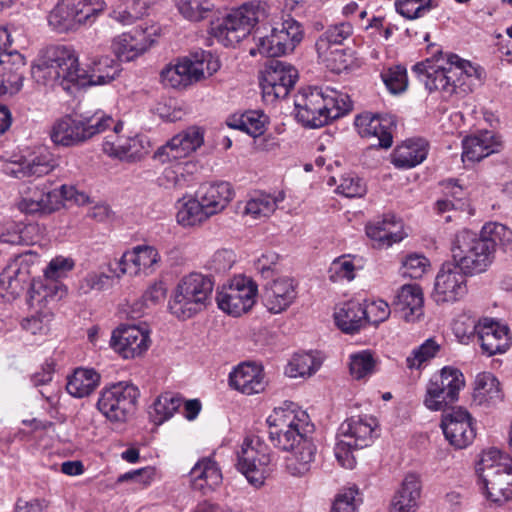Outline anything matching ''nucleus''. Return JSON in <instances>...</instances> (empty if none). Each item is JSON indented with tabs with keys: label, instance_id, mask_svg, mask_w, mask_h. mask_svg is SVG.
I'll list each match as a JSON object with an SVG mask.
<instances>
[{
	"label": "nucleus",
	"instance_id": "nucleus-23",
	"mask_svg": "<svg viewBox=\"0 0 512 512\" xmlns=\"http://www.w3.org/2000/svg\"><path fill=\"white\" fill-rule=\"evenodd\" d=\"M459 263H444L438 272L433 298L437 303H453L467 293L466 276Z\"/></svg>",
	"mask_w": 512,
	"mask_h": 512
},
{
	"label": "nucleus",
	"instance_id": "nucleus-56",
	"mask_svg": "<svg viewBox=\"0 0 512 512\" xmlns=\"http://www.w3.org/2000/svg\"><path fill=\"white\" fill-rule=\"evenodd\" d=\"M441 345L434 338L425 340L420 346L413 349L406 358V366L409 369H420L421 366L436 357Z\"/></svg>",
	"mask_w": 512,
	"mask_h": 512
},
{
	"label": "nucleus",
	"instance_id": "nucleus-42",
	"mask_svg": "<svg viewBox=\"0 0 512 512\" xmlns=\"http://www.w3.org/2000/svg\"><path fill=\"white\" fill-rule=\"evenodd\" d=\"M421 495V481L416 474H408L395 494L389 512H416Z\"/></svg>",
	"mask_w": 512,
	"mask_h": 512
},
{
	"label": "nucleus",
	"instance_id": "nucleus-44",
	"mask_svg": "<svg viewBox=\"0 0 512 512\" xmlns=\"http://www.w3.org/2000/svg\"><path fill=\"white\" fill-rule=\"evenodd\" d=\"M100 374L92 368H77L68 377L67 392L75 398H84L95 391L100 383Z\"/></svg>",
	"mask_w": 512,
	"mask_h": 512
},
{
	"label": "nucleus",
	"instance_id": "nucleus-29",
	"mask_svg": "<svg viewBox=\"0 0 512 512\" xmlns=\"http://www.w3.org/2000/svg\"><path fill=\"white\" fill-rule=\"evenodd\" d=\"M296 288V282L289 277H281L267 284L263 293L265 307L274 314L286 310L297 297Z\"/></svg>",
	"mask_w": 512,
	"mask_h": 512
},
{
	"label": "nucleus",
	"instance_id": "nucleus-59",
	"mask_svg": "<svg viewBox=\"0 0 512 512\" xmlns=\"http://www.w3.org/2000/svg\"><path fill=\"white\" fill-rule=\"evenodd\" d=\"M429 267V260L422 254L412 253L402 260L401 274L411 279L421 278Z\"/></svg>",
	"mask_w": 512,
	"mask_h": 512
},
{
	"label": "nucleus",
	"instance_id": "nucleus-46",
	"mask_svg": "<svg viewBox=\"0 0 512 512\" xmlns=\"http://www.w3.org/2000/svg\"><path fill=\"white\" fill-rule=\"evenodd\" d=\"M474 399L479 404H496L503 398L500 382L489 372L480 373L476 376L474 386Z\"/></svg>",
	"mask_w": 512,
	"mask_h": 512
},
{
	"label": "nucleus",
	"instance_id": "nucleus-19",
	"mask_svg": "<svg viewBox=\"0 0 512 512\" xmlns=\"http://www.w3.org/2000/svg\"><path fill=\"white\" fill-rule=\"evenodd\" d=\"M298 79L297 69L289 63L271 59L260 80L263 98L266 101L285 98Z\"/></svg>",
	"mask_w": 512,
	"mask_h": 512
},
{
	"label": "nucleus",
	"instance_id": "nucleus-2",
	"mask_svg": "<svg viewBox=\"0 0 512 512\" xmlns=\"http://www.w3.org/2000/svg\"><path fill=\"white\" fill-rule=\"evenodd\" d=\"M31 76L40 86L48 89L60 87L67 93L86 85V70L79 67L78 56L72 47H47L31 67Z\"/></svg>",
	"mask_w": 512,
	"mask_h": 512
},
{
	"label": "nucleus",
	"instance_id": "nucleus-52",
	"mask_svg": "<svg viewBox=\"0 0 512 512\" xmlns=\"http://www.w3.org/2000/svg\"><path fill=\"white\" fill-rule=\"evenodd\" d=\"M179 203L181 204L176 217L177 222L182 226H194L210 217L198 197L183 202L179 201Z\"/></svg>",
	"mask_w": 512,
	"mask_h": 512
},
{
	"label": "nucleus",
	"instance_id": "nucleus-6",
	"mask_svg": "<svg viewBox=\"0 0 512 512\" xmlns=\"http://www.w3.org/2000/svg\"><path fill=\"white\" fill-rule=\"evenodd\" d=\"M477 472L487 501L502 506L512 500V459L508 455L496 448L484 452Z\"/></svg>",
	"mask_w": 512,
	"mask_h": 512
},
{
	"label": "nucleus",
	"instance_id": "nucleus-3",
	"mask_svg": "<svg viewBox=\"0 0 512 512\" xmlns=\"http://www.w3.org/2000/svg\"><path fill=\"white\" fill-rule=\"evenodd\" d=\"M351 110L349 96L330 87L310 88L295 100L296 119L309 128L322 127Z\"/></svg>",
	"mask_w": 512,
	"mask_h": 512
},
{
	"label": "nucleus",
	"instance_id": "nucleus-25",
	"mask_svg": "<svg viewBox=\"0 0 512 512\" xmlns=\"http://www.w3.org/2000/svg\"><path fill=\"white\" fill-rule=\"evenodd\" d=\"M470 336L477 338L482 352L489 357L505 353L511 345L508 327L489 318L473 322Z\"/></svg>",
	"mask_w": 512,
	"mask_h": 512
},
{
	"label": "nucleus",
	"instance_id": "nucleus-33",
	"mask_svg": "<svg viewBox=\"0 0 512 512\" xmlns=\"http://www.w3.org/2000/svg\"><path fill=\"white\" fill-rule=\"evenodd\" d=\"M189 476L192 488L204 495L214 491L223 480L221 469L212 457L199 459L190 470Z\"/></svg>",
	"mask_w": 512,
	"mask_h": 512
},
{
	"label": "nucleus",
	"instance_id": "nucleus-1",
	"mask_svg": "<svg viewBox=\"0 0 512 512\" xmlns=\"http://www.w3.org/2000/svg\"><path fill=\"white\" fill-rule=\"evenodd\" d=\"M511 242L512 231L501 223H486L479 233L462 229L452 242V258L465 274H480L494 261L496 247Z\"/></svg>",
	"mask_w": 512,
	"mask_h": 512
},
{
	"label": "nucleus",
	"instance_id": "nucleus-12",
	"mask_svg": "<svg viewBox=\"0 0 512 512\" xmlns=\"http://www.w3.org/2000/svg\"><path fill=\"white\" fill-rule=\"evenodd\" d=\"M274 455L257 436L246 437L237 451L236 467L250 485L261 487L274 468Z\"/></svg>",
	"mask_w": 512,
	"mask_h": 512
},
{
	"label": "nucleus",
	"instance_id": "nucleus-11",
	"mask_svg": "<svg viewBox=\"0 0 512 512\" xmlns=\"http://www.w3.org/2000/svg\"><path fill=\"white\" fill-rule=\"evenodd\" d=\"M219 68L220 62L211 52L200 50L184 57L175 65L165 67L160 78L165 86L185 88L206 75H213Z\"/></svg>",
	"mask_w": 512,
	"mask_h": 512
},
{
	"label": "nucleus",
	"instance_id": "nucleus-18",
	"mask_svg": "<svg viewBox=\"0 0 512 512\" xmlns=\"http://www.w3.org/2000/svg\"><path fill=\"white\" fill-rule=\"evenodd\" d=\"M58 163L47 148H39L27 155L15 156L6 160L2 170L6 175L23 179L42 177L53 171Z\"/></svg>",
	"mask_w": 512,
	"mask_h": 512
},
{
	"label": "nucleus",
	"instance_id": "nucleus-53",
	"mask_svg": "<svg viewBox=\"0 0 512 512\" xmlns=\"http://www.w3.org/2000/svg\"><path fill=\"white\" fill-rule=\"evenodd\" d=\"M319 367L320 362L312 354H295L288 363L285 373L291 378L311 376Z\"/></svg>",
	"mask_w": 512,
	"mask_h": 512
},
{
	"label": "nucleus",
	"instance_id": "nucleus-51",
	"mask_svg": "<svg viewBox=\"0 0 512 512\" xmlns=\"http://www.w3.org/2000/svg\"><path fill=\"white\" fill-rule=\"evenodd\" d=\"M179 13L187 20L199 22L213 14L211 0H175Z\"/></svg>",
	"mask_w": 512,
	"mask_h": 512
},
{
	"label": "nucleus",
	"instance_id": "nucleus-40",
	"mask_svg": "<svg viewBox=\"0 0 512 512\" xmlns=\"http://www.w3.org/2000/svg\"><path fill=\"white\" fill-rule=\"evenodd\" d=\"M30 282L27 265H11L0 274V298L7 302L16 300L26 290Z\"/></svg>",
	"mask_w": 512,
	"mask_h": 512
},
{
	"label": "nucleus",
	"instance_id": "nucleus-55",
	"mask_svg": "<svg viewBox=\"0 0 512 512\" xmlns=\"http://www.w3.org/2000/svg\"><path fill=\"white\" fill-rule=\"evenodd\" d=\"M29 316L21 321V327L32 335H46L50 330V324L53 320L51 309L33 310Z\"/></svg>",
	"mask_w": 512,
	"mask_h": 512
},
{
	"label": "nucleus",
	"instance_id": "nucleus-61",
	"mask_svg": "<svg viewBox=\"0 0 512 512\" xmlns=\"http://www.w3.org/2000/svg\"><path fill=\"white\" fill-rule=\"evenodd\" d=\"M355 265L353 261L347 257L342 256L335 259L329 268V278L333 282L340 280L351 281L355 277Z\"/></svg>",
	"mask_w": 512,
	"mask_h": 512
},
{
	"label": "nucleus",
	"instance_id": "nucleus-4",
	"mask_svg": "<svg viewBox=\"0 0 512 512\" xmlns=\"http://www.w3.org/2000/svg\"><path fill=\"white\" fill-rule=\"evenodd\" d=\"M448 67H435L423 62L414 65L413 70L429 92L439 91L443 99L456 95L462 97L471 91L470 80L478 78L477 69L458 55L448 57Z\"/></svg>",
	"mask_w": 512,
	"mask_h": 512
},
{
	"label": "nucleus",
	"instance_id": "nucleus-22",
	"mask_svg": "<svg viewBox=\"0 0 512 512\" xmlns=\"http://www.w3.org/2000/svg\"><path fill=\"white\" fill-rule=\"evenodd\" d=\"M204 143V130L192 126L173 136L154 152V160L165 164L186 158Z\"/></svg>",
	"mask_w": 512,
	"mask_h": 512
},
{
	"label": "nucleus",
	"instance_id": "nucleus-20",
	"mask_svg": "<svg viewBox=\"0 0 512 512\" xmlns=\"http://www.w3.org/2000/svg\"><path fill=\"white\" fill-rule=\"evenodd\" d=\"M440 427L445 439L455 449H464L476 437L475 420L462 407L452 408L442 414Z\"/></svg>",
	"mask_w": 512,
	"mask_h": 512
},
{
	"label": "nucleus",
	"instance_id": "nucleus-39",
	"mask_svg": "<svg viewBox=\"0 0 512 512\" xmlns=\"http://www.w3.org/2000/svg\"><path fill=\"white\" fill-rule=\"evenodd\" d=\"M229 384L247 395L262 392L266 385L262 369L250 363L238 365L229 375Z\"/></svg>",
	"mask_w": 512,
	"mask_h": 512
},
{
	"label": "nucleus",
	"instance_id": "nucleus-48",
	"mask_svg": "<svg viewBox=\"0 0 512 512\" xmlns=\"http://www.w3.org/2000/svg\"><path fill=\"white\" fill-rule=\"evenodd\" d=\"M91 74L86 73V85H104L120 73V64L109 56H101L92 62Z\"/></svg>",
	"mask_w": 512,
	"mask_h": 512
},
{
	"label": "nucleus",
	"instance_id": "nucleus-38",
	"mask_svg": "<svg viewBox=\"0 0 512 512\" xmlns=\"http://www.w3.org/2000/svg\"><path fill=\"white\" fill-rule=\"evenodd\" d=\"M160 260L158 251L147 245H139L133 248L132 251L125 252L117 262V269L121 274H137L142 269H148L157 264Z\"/></svg>",
	"mask_w": 512,
	"mask_h": 512
},
{
	"label": "nucleus",
	"instance_id": "nucleus-34",
	"mask_svg": "<svg viewBox=\"0 0 512 512\" xmlns=\"http://www.w3.org/2000/svg\"><path fill=\"white\" fill-rule=\"evenodd\" d=\"M153 41L146 31L135 29L116 37L112 43V50L120 61H132L146 52Z\"/></svg>",
	"mask_w": 512,
	"mask_h": 512
},
{
	"label": "nucleus",
	"instance_id": "nucleus-41",
	"mask_svg": "<svg viewBox=\"0 0 512 512\" xmlns=\"http://www.w3.org/2000/svg\"><path fill=\"white\" fill-rule=\"evenodd\" d=\"M463 161L477 162L498 152L500 143L496 141L492 131H481L479 134L470 135L464 138L462 142Z\"/></svg>",
	"mask_w": 512,
	"mask_h": 512
},
{
	"label": "nucleus",
	"instance_id": "nucleus-30",
	"mask_svg": "<svg viewBox=\"0 0 512 512\" xmlns=\"http://www.w3.org/2000/svg\"><path fill=\"white\" fill-rule=\"evenodd\" d=\"M366 235L379 248H388L404 238L402 222L394 214H385L366 225Z\"/></svg>",
	"mask_w": 512,
	"mask_h": 512
},
{
	"label": "nucleus",
	"instance_id": "nucleus-17",
	"mask_svg": "<svg viewBox=\"0 0 512 512\" xmlns=\"http://www.w3.org/2000/svg\"><path fill=\"white\" fill-rule=\"evenodd\" d=\"M256 295V283L249 277L238 275L217 293L216 301L222 311L238 317L253 307Z\"/></svg>",
	"mask_w": 512,
	"mask_h": 512
},
{
	"label": "nucleus",
	"instance_id": "nucleus-50",
	"mask_svg": "<svg viewBox=\"0 0 512 512\" xmlns=\"http://www.w3.org/2000/svg\"><path fill=\"white\" fill-rule=\"evenodd\" d=\"M353 34V27L349 22L330 25L318 38L315 47L318 57H323L331 45H341Z\"/></svg>",
	"mask_w": 512,
	"mask_h": 512
},
{
	"label": "nucleus",
	"instance_id": "nucleus-10",
	"mask_svg": "<svg viewBox=\"0 0 512 512\" xmlns=\"http://www.w3.org/2000/svg\"><path fill=\"white\" fill-rule=\"evenodd\" d=\"M213 291L210 277L190 273L175 288L168 308L177 318L186 320L203 310Z\"/></svg>",
	"mask_w": 512,
	"mask_h": 512
},
{
	"label": "nucleus",
	"instance_id": "nucleus-54",
	"mask_svg": "<svg viewBox=\"0 0 512 512\" xmlns=\"http://www.w3.org/2000/svg\"><path fill=\"white\" fill-rule=\"evenodd\" d=\"M147 10L148 4L145 0H128L113 10L112 17L123 25H131L142 18Z\"/></svg>",
	"mask_w": 512,
	"mask_h": 512
},
{
	"label": "nucleus",
	"instance_id": "nucleus-13",
	"mask_svg": "<svg viewBox=\"0 0 512 512\" xmlns=\"http://www.w3.org/2000/svg\"><path fill=\"white\" fill-rule=\"evenodd\" d=\"M139 396L137 386L120 381L101 390L97 408L110 422L125 423L135 413Z\"/></svg>",
	"mask_w": 512,
	"mask_h": 512
},
{
	"label": "nucleus",
	"instance_id": "nucleus-45",
	"mask_svg": "<svg viewBox=\"0 0 512 512\" xmlns=\"http://www.w3.org/2000/svg\"><path fill=\"white\" fill-rule=\"evenodd\" d=\"M226 123L229 128L244 131L255 138L265 132L268 117L262 111L250 110L239 116L233 115Z\"/></svg>",
	"mask_w": 512,
	"mask_h": 512
},
{
	"label": "nucleus",
	"instance_id": "nucleus-57",
	"mask_svg": "<svg viewBox=\"0 0 512 512\" xmlns=\"http://www.w3.org/2000/svg\"><path fill=\"white\" fill-rule=\"evenodd\" d=\"M375 360L370 351L364 350L350 356V373L360 380L374 372Z\"/></svg>",
	"mask_w": 512,
	"mask_h": 512
},
{
	"label": "nucleus",
	"instance_id": "nucleus-28",
	"mask_svg": "<svg viewBox=\"0 0 512 512\" xmlns=\"http://www.w3.org/2000/svg\"><path fill=\"white\" fill-rule=\"evenodd\" d=\"M67 293L66 287L60 281L49 278L30 279L26 302L31 310L51 309V304L57 303Z\"/></svg>",
	"mask_w": 512,
	"mask_h": 512
},
{
	"label": "nucleus",
	"instance_id": "nucleus-14",
	"mask_svg": "<svg viewBox=\"0 0 512 512\" xmlns=\"http://www.w3.org/2000/svg\"><path fill=\"white\" fill-rule=\"evenodd\" d=\"M102 10L100 0H59L48 15V23L59 33L74 31L91 24Z\"/></svg>",
	"mask_w": 512,
	"mask_h": 512
},
{
	"label": "nucleus",
	"instance_id": "nucleus-58",
	"mask_svg": "<svg viewBox=\"0 0 512 512\" xmlns=\"http://www.w3.org/2000/svg\"><path fill=\"white\" fill-rule=\"evenodd\" d=\"M381 78L392 94L404 92L408 85L406 68L400 65L384 70L381 73Z\"/></svg>",
	"mask_w": 512,
	"mask_h": 512
},
{
	"label": "nucleus",
	"instance_id": "nucleus-5",
	"mask_svg": "<svg viewBox=\"0 0 512 512\" xmlns=\"http://www.w3.org/2000/svg\"><path fill=\"white\" fill-rule=\"evenodd\" d=\"M268 436L274 447L290 451L303 437L313 435L315 426L310 422L309 415L293 402H285L275 408L266 420Z\"/></svg>",
	"mask_w": 512,
	"mask_h": 512
},
{
	"label": "nucleus",
	"instance_id": "nucleus-7",
	"mask_svg": "<svg viewBox=\"0 0 512 512\" xmlns=\"http://www.w3.org/2000/svg\"><path fill=\"white\" fill-rule=\"evenodd\" d=\"M268 15V5L260 0L243 3L227 14L221 23L212 25L211 34L226 47L235 46L246 38L257 23Z\"/></svg>",
	"mask_w": 512,
	"mask_h": 512
},
{
	"label": "nucleus",
	"instance_id": "nucleus-47",
	"mask_svg": "<svg viewBox=\"0 0 512 512\" xmlns=\"http://www.w3.org/2000/svg\"><path fill=\"white\" fill-rule=\"evenodd\" d=\"M276 37L277 51L282 49L285 54L292 52L295 47L302 41L303 31L301 25L293 18H288L273 27Z\"/></svg>",
	"mask_w": 512,
	"mask_h": 512
},
{
	"label": "nucleus",
	"instance_id": "nucleus-8",
	"mask_svg": "<svg viewBox=\"0 0 512 512\" xmlns=\"http://www.w3.org/2000/svg\"><path fill=\"white\" fill-rule=\"evenodd\" d=\"M113 118L102 111L93 114L65 115L52 125L50 138L55 145H79L110 128Z\"/></svg>",
	"mask_w": 512,
	"mask_h": 512
},
{
	"label": "nucleus",
	"instance_id": "nucleus-16",
	"mask_svg": "<svg viewBox=\"0 0 512 512\" xmlns=\"http://www.w3.org/2000/svg\"><path fill=\"white\" fill-rule=\"evenodd\" d=\"M464 386V375L459 369L443 367L429 380L424 405L432 411L445 410L448 405L458 400L459 392Z\"/></svg>",
	"mask_w": 512,
	"mask_h": 512
},
{
	"label": "nucleus",
	"instance_id": "nucleus-31",
	"mask_svg": "<svg viewBox=\"0 0 512 512\" xmlns=\"http://www.w3.org/2000/svg\"><path fill=\"white\" fill-rule=\"evenodd\" d=\"M376 419L368 416H357L346 419L339 427L337 437L351 442L356 448L371 445L374 439Z\"/></svg>",
	"mask_w": 512,
	"mask_h": 512
},
{
	"label": "nucleus",
	"instance_id": "nucleus-15",
	"mask_svg": "<svg viewBox=\"0 0 512 512\" xmlns=\"http://www.w3.org/2000/svg\"><path fill=\"white\" fill-rule=\"evenodd\" d=\"M64 201L85 204L88 196L76 190L74 186L63 184L52 190L46 188H30L19 203V209L26 214H50L58 210Z\"/></svg>",
	"mask_w": 512,
	"mask_h": 512
},
{
	"label": "nucleus",
	"instance_id": "nucleus-49",
	"mask_svg": "<svg viewBox=\"0 0 512 512\" xmlns=\"http://www.w3.org/2000/svg\"><path fill=\"white\" fill-rule=\"evenodd\" d=\"M182 403L183 399L178 394L172 392L163 393L154 401L149 411L150 418L155 424L160 425L169 420Z\"/></svg>",
	"mask_w": 512,
	"mask_h": 512
},
{
	"label": "nucleus",
	"instance_id": "nucleus-32",
	"mask_svg": "<svg viewBox=\"0 0 512 512\" xmlns=\"http://www.w3.org/2000/svg\"><path fill=\"white\" fill-rule=\"evenodd\" d=\"M429 143L422 137L404 140L391 154V163L398 169H411L420 165L428 155Z\"/></svg>",
	"mask_w": 512,
	"mask_h": 512
},
{
	"label": "nucleus",
	"instance_id": "nucleus-9",
	"mask_svg": "<svg viewBox=\"0 0 512 512\" xmlns=\"http://www.w3.org/2000/svg\"><path fill=\"white\" fill-rule=\"evenodd\" d=\"M213 291L210 277L190 273L175 288L168 308L177 318L186 320L203 310Z\"/></svg>",
	"mask_w": 512,
	"mask_h": 512
},
{
	"label": "nucleus",
	"instance_id": "nucleus-63",
	"mask_svg": "<svg viewBox=\"0 0 512 512\" xmlns=\"http://www.w3.org/2000/svg\"><path fill=\"white\" fill-rule=\"evenodd\" d=\"M111 277L104 273L92 272L87 274L80 282L78 290L81 294L91 291H102L110 285Z\"/></svg>",
	"mask_w": 512,
	"mask_h": 512
},
{
	"label": "nucleus",
	"instance_id": "nucleus-26",
	"mask_svg": "<svg viewBox=\"0 0 512 512\" xmlns=\"http://www.w3.org/2000/svg\"><path fill=\"white\" fill-rule=\"evenodd\" d=\"M25 59L18 51L0 49V96L18 93L24 80Z\"/></svg>",
	"mask_w": 512,
	"mask_h": 512
},
{
	"label": "nucleus",
	"instance_id": "nucleus-27",
	"mask_svg": "<svg viewBox=\"0 0 512 512\" xmlns=\"http://www.w3.org/2000/svg\"><path fill=\"white\" fill-rule=\"evenodd\" d=\"M149 343L148 332L135 325L117 328L111 337L112 348L125 359L142 355Z\"/></svg>",
	"mask_w": 512,
	"mask_h": 512
},
{
	"label": "nucleus",
	"instance_id": "nucleus-36",
	"mask_svg": "<svg viewBox=\"0 0 512 512\" xmlns=\"http://www.w3.org/2000/svg\"><path fill=\"white\" fill-rule=\"evenodd\" d=\"M196 197L210 216L221 212L233 199L234 191L229 182L204 183L196 192Z\"/></svg>",
	"mask_w": 512,
	"mask_h": 512
},
{
	"label": "nucleus",
	"instance_id": "nucleus-37",
	"mask_svg": "<svg viewBox=\"0 0 512 512\" xmlns=\"http://www.w3.org/2000/svg\"><path fill=\"white\" fill-rule=\"evenodd\" d=\"M290 452L291 454L285 460L286 471L295 477H302L307 474L311 470L317 453L312 435L303 437L295 445V449H291Z\"/></svg>",
	"mask_w": 512,
	"mask_h": 512
},
{
	"label": "nucleus",
	"instance_id": "nucleus-62",
	"mask_svg": "<svg viewBox=\"0 0 512 512\" xmlns=\"http://www.w3.org/2000/svg\"><path fill=\"white\" fill-rule=\"evenodd\" d=\"M336 190L347 198H356L365 195L366 185L358 176L349 174L342 176Z\"/></svg>",
	"mask_w": 512,
	"mask_h": 512
},
{
	"label": "nucleus",
	"instance_id": "nucleus-64",
	"mask_svg": "<svg viewBox=\"0 0 512 512\" xmlns=\"http://www.w3.org/2000/svg\"><path fill=\"white\" fill-rule=\"evenodd\" d=\"M359 491L356 487H350L340 493L332 506L331 512H356V496Z\"/></svg>",
	"mask_w": 512,
	"mask_h": 512
},
{
	"label": "nucleus",
	"instance_id": "nucleus-60",
	"mask_svg": "<svg viewBox=\"0 0 512 512\" xmlns=\"http://www.w3.org/2000/svg\"><path fill=\"white\" fill-rule=\"evenodd\" d=\"M276 206V200L272 196L260 195L247 201L244 213L254 219L268 217L275 211Z\"/></svg>",
	"mask_w": 512,
	"mask_h": 512
},
{
	"label": "nucleus",
	"instance_id": "nucleus-43",
	"mask_svg": "<svg viewBox=\"0 0 512 512\" xmlns=\"http://www.w3.org/2000/svg\"><path fill=\"white\" fill-rule=\"evenodd\" d=\"M337 327L346 334H354L367 324L364 305L356 301L342 304L335 313Z\"/></svg>",
	"mask_w": 512,
	"mask_h": 512
},
{
	"label": "nucleus",
	"instance_id": "nucleus-35",
	"mask_svg": "<svg viewBox=\"0 0 512 512\" xmlns=\"http://www.w3.org/2000/svg\"><path fill=\"white\" fill-rule=\"evenodd\" d=\"M423 292L417 284L403 285L393 302L395 313L406 322H414L423 315Z\"/></svg>",
	"mask_w": 512,
	"mask_h": 512
},
{
	"label": "nucleus",
	"instance_id": "nucleus-24",
	"mask_svg": "<svg viewBox=\"0 0 512 512\" xmlns=\"http://www.w3.org/2000/svg\"><path fill=\"white\" fill-rule=\"evenodd\" d=\"M113 132L103 142V152L110 157L126 161H137L143 158L149 151V142L143 136L121 137L122 123H114Z\"/></svg>",
	"mask_w": 512,
	"mask_h": 512
},
{
	"label": "nucleus",
	"instance_id": "nucleus-21",
	"mask_svg": "<svg viewBox=\"0 0 512 512\" xmlns=\"http://www.w3.org/2000/svg\"><path fill=\"white\" fill-rule=\"evenodd\" d=\"M354 124L362 138L373 137L378 140V143L371 145L370 149L373 147L389 149L393 144L398 121L392 114L365 112L355 118Z\"/></svg>",
	"mask_w": 512,
	"mask_h": 512
}]
</instances>
